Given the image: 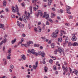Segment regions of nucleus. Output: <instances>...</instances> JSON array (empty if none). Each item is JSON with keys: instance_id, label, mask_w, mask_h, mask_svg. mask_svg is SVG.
Segmentation results:
<instances>
[{"instance_id": "f257e3e1", "label": "nucleus", "mask_w": 78, "mask_h": 78, "mask_svg": "<svg viewBox=\"0 0 78 78\" xmlns=\"http://www.w3.org/2000/svg\"><path fill=\"white\" fill-rule=\"evenodd\" d=\"M28 52L29 53H32V54L35 55L36 56H38V55H39L38 53L34 52V49L29 50Z\"/></svg>"}, {"instance_id": "f03ea898", "label": "nucleus", "mask_w": 78, "mask_h": 78, "mask_svg": "<svg viewBox=\"0 0 78 78\" xmlns=\"http://www.w3.org/2000/svg\"><path fill=\"white\" fill-rule=\"evenodd\" d=\"M76 34L75 33H74L73 34V37L72 38V41H74V42H75L76 41V37L75 36Z\"/></svg>"}, {"instance_id": "7ed1b4c3", "label": "nucleus", "mask_w": 78, "mask_h": 78, "mask_svg": "<svg viewBox=\"0 0 78 78\" xmlns=\"http://www.w3.org/2000/svg\"><path fill=\"white\" fill-rule=\"evenodd\" d=\"M16 12H17V14L18 16H20V13H19V8H18V7H17V5H16Z\"/></svg>"}, {"instance_id": "20e7f679", "label": "nucleus", "mask_w": 78, "mask_h": 78, "mask_svg": "<svg viewBox=\"0 0 78 78\" xmlns=\"http://www.w3.org/2000/svg\"><path fill=\"white\" fill-rule=\"evenodd\" d=\"M58 35L55 32H53L51 35V36L54 38H56Z\"/></svg>"}, {"instance_id": "39448f33", "label": "nucleus", "mask_w": 78, "mask_h": 78, "mask_svg": "<svg viewBox=\"0 0 78 78\" xmlns=\"http://www.w3.org/2000/svg\"><path fill=\"white\" fill-rule=\"evenodd\" d=\"M21 57L22 60V61H25L26 60V57H25V56L23 55H21Z\"/></svg>"}, {"instance_id": "423d86ee", "label": "nucleus", "mask_w": 78, "mask_h": 78, "mask_svg": "<svg viewBox=\"0 0 78 78\" xmlns=\"http://www.w3.org/2000/svg\"><path fill=\"white\" fill-rule=\"evenodd\" d=\"M43 17H45V19H46L48 20L49 18V15H48V14L44 15Z\"/></svg>"}, {"instance_id": "0eeeda50", "label": "nucleus", "mask_w": 78, "mask_h": 78, "mask_svg": "<svg viewBox=\"0 0 78 78\" xmlns=\"http://www.w3.org/2000/svg\"><path fill=\"white\" fill-rule=\"evenodd\" d=\"M22 19L24 22L25 23H27V20H26V18H25V15H23V16Z\"/></svg>"}, {"instance_id": "6e6552de", "label": "nucleus", "mask_w": 78, "mask_h": 78, "mask_svg": "<svg viewBox=\"0 0 78 78\" xmlns=\"http://www.w3.org/2000/svg\"><path fill=\"white\" fill-rule=\"evenodd\" d=\"M75 72L76 75H78V71L76 69H74V71H73V73Z\"/></svg>"}, {"instance_id": "1a4fd4ad", "label": "nucleus", "mask_w": 78, "mask_h": 78, "mask_svg": "<svg viewBox=\"0 0 78 78\" xmlns=\"http://www.w3.org/2000/svg\"><path fill=\"white\" fill-rule=\"evenodd\" d=\"M37 29H38V32L39 33H41V31H42V29L41 28L40 26H38L37 27Z\"/></svg>"}, {"instance_id": "9d476101", "label": "nucleus", "mask_w": 78, "mask_h": 78, "mask_svg": "<svg viewBox=\"0 0 78 78\" xmlns=\"http://www.w3.org/2000/svg\"><path fill=\"white\" fill-rule=\"evenodd\" d=\"M24 41V39H23V38H22L21 39V41L19 42V44H22V43Z\"/></svg>"}, {"instance_id": "9b49d317", "label": "nucleus", "mask_w": 78, "mask_h": 78, "mask_svg": "<svg viewBox=\"0 0 78 78\" xmlns=\"http://www.w3.org/2000/svg\"><path fill=\"white\" fill-rule=\"evenodd\" d=\"M41 56L42 57H44L45 56V53H44V51H42V54H41Z\"/></svg>"}, {"instance_id": "f8f14e48", "label": "nucleus", "mask_w": 78, "mask_h": 78, "mask_svg": "<svg viewBox=\"0 0 78 78\" xmlns=\"http://www.w3.org/2000/svg\"><path fill=\"white\" fill-rule=\"evenodd\" d=\"M3 5L4 6H5L6 5V1H4L3 2Z\"/></svg>"}, {"instance_id": "ddd939ff", "label": "nucleus", "mask_w": 78, "mask_h": 78, "mask_svg": "<svg viewBox=\"0 0 78 78\" xmlns=\"http://www.w3.org/2000/svg\"><path fill=\"white\" fill-rule=\"evenodd\" d=\"M58 41L59 42H61L62 41V37H60L58 38Z\"/></svg>"}, {"instance_id": "4468645a", "label": "nucleus", "mask_w": 78, "mask_h": 78, "mask_svg": "<svg viewBox=\"0 0 78 78\" xmlns=\"http://www.w3.org/2000/svg\"><path fill=\"white\" fill-rule=\"evenodd\" d=\"M30 14H32L33 12H32V7L30 6Z\"/></svg>"}, {"instance_id": "2eb2a0df", "label": "nucleus", "mask_w": 78, "mask_h": 78, "mask_svg": "<svg viewBox=\"0 0 78 78\" xmlns=\"http://www.w3.org/2000/svg\"><path fill=\"white\" fill-rule=\"evenodd\" d=\"M5 25L4 24L0 23V28H3L4 27Z\"/></svg>"}, {"instance_id": "dca6fc26", "label": "nucleus", "mask_w": 78, "mask_h": 78, "mask_svg": "<svg viewBox=\"0 0 78 78\" xmlns=\"http://www.w3.org/2000/svg\"><path fill=\"white\" fill-rule=\"evenodd\" d=\"M12 10L13 12H16V11H15V7H12Z\"/></svg>"}, {"instance_id": "f3484780", "label": "nucleus", "mask_w": 78, "mask_h": 78, "mask_svg": "<svg viewBox=\"0 0 78 78\" xmlns=\"http://www.w3.org/2000/svg\"><path fill=\"white\" fill-rule=\"evenodd\" d=\"M16 38H15L12 41V44H14L15 42L16 41Z\"/></svg>"}, {"instance_id": "a211bd4d", "label": "nucleus", "mask_w": 78, "mask_h": 78, "mask_svg": "<svg viewBox=\"0 0 78 78\" xmlns=\"http://www.w3.org/2000/svg\"><path fill=\"white\" fill-rule=\"evenodd\" d=\"M33 67V69H34V70H36V68L37 67V66L34 65Z\"/></svg>"}, {"instance_id": "6ab92c4d", "label": "nucleus", "mask_w": 78, "mask_h": 78, "mask_svg": "<svg viewBox=\"0 0 78 78\" xmlns=\"http://www.w3.org/2000/svg\"><path fill=\"white\" fill-rule=\"evenodd\" d=\"M44 69L45 72H47V70H48V68L46 66L44 67Z\"/></svg>"}, {"instance_id": "aec40b11", "label": "nucleus", "mask_w": 78, "mask_h": 78, "mask_svg": "<svg viewBox=\"0 0 78 78\" xmlns=\"http://www.w3.org/2000/svg\"><path fill=\"white\" fill-rule=\"evenodd\" d=\"M38 12H39L40 14V16L41 17V16H42V15H43V14L42 13V12H41V10H39L38 11Z\"/></svg>"}, {"instance_id": "412c9836", "label": "nucleus", "mask_w": 78, "mask_h": 78, "mask_svg": "<svg viewBox=\"0 0 78 78\" xmlns=\"http://www.w3.org/2000/svg\"><path fill=\"white\" fill-rule=\"evenodd\" d=\"M73 46H76L78 45V43L76 42H74L72 44Z\"/></svg>"}, {"instance_id": "4be33fe9", "label": "nucleus", "mask_w": 78, "mask_h": 78, "mask_svg": "<svg viewBox=\"0 0 78 78\" xmlns=\"http://www.w3.org/2000/svg\"><path fill=\"white\" fill-rule=\"evenodd\" d=\"M68 39H69L68 38V37H66L65 39V44H67V43L68 42Z\"/></svg>"}, {"instance_id": "5701e85b", "label": "nucleus", "mask_w": 78, "mask_h": 78, "mask_svg": "<svg viewBox=\"0 0 78 78\" xmlns=\"http://www.w3.org/2000/svg\"><path fill=\"white\" fill-rule=\"evenodd\" d=\"M33 42L31 41H29L28 42H27V44L28 45V46H30V44H33Z\"/></svg>"}, {"instance_id": "b1692460", "label": "nucleus", "mask_w": 78, "mask_h": 78, "mask_svg": "<svg viewBox=\"0 0 78 78\" xmlns=\"http://www.w3.org/2000/svg\"><path fill=\"white\" fill-rule=\"evenodd\" d=\"M48 1L49 2H48V6H50V5H51V2H52V1L51 0H49Z\"/></svg>"}, {"instance_id": "393cba45", "label": "nucleus", "mask_w": 78, "mask_h": 78, "mask_svg": "<svg viewBox=\"0 0 78 78\" xmlns=\"http://www.w3.org/2000/svg\"><path fill=\"white\" fill-rule=\"evenodd\" d=\"M58 50L59 52L60 53H61L62 52V49L61 48H58Z\"/></svg>"}, {"instance_id": "a878e982", "label": "nucleus", "mask_w": 78, "mask_h": 78, "mask_svg": "<svg viewBox=\"0 0 78 78\" xmlns=\"http://www.w3.org/2000/svg\"><path fill=\"white\" fill-rule=\"evenodd\" d=\"M26 19L28 21H30V17H29L27 16H26Z\"/></svg>"}, {"instance_id": "bb28decb", "label": "nucleus", "mask_w": 78, "mask_h": 78, "mask_svg": "<svg viewBox=\"0 0 78 78\" xmlns=\"http://www.w3.org/2000/svg\"><path fill=\"white\" fill-rule=\"evenodd\" d=\"M48 20H49V21H50L51 23H53V20H51V18H49Z\"/></svg>"}, {"instance_id": "cd10ccee", "label": "nucleus", "mask_w": 78, "mask_h": 78, "mask_svg": "<svg viewBox=\"0 0 78 78\" xmlns=\"http://www.w3.org/2000/svg\"><path fill=\"white\" fill-rule=\"evenodd\" d=\"M34 30L35 31V33H37L38 31L37 30V29L36 27H35L34 28Z\"/></svg>"}, {"instance_id": "c85d7f7f", "label": "nucleus", "mask_w": 78, "mask_h": 78, "mask_svg": "<svg viewBox=\"0 0 78 78\" xmlns=\"http://www.w3.org/2000/svg\"><path fill=\"white\" fill-rule=\"evenodd\" d=\"M72 43L71 42H69L68 43V45L69 47H70V46H72Z\"/></svg>"}, {"instance_id": "c756f323", "label": "nucleus", "mask_w": 78, "mask_h": 78, "mask_svg": "<svg viewBox=\"0 0 78 78\" xmlns=\"http://www.w3.org/2000/svg\"><path fill=\"white\" fill-rule=\"evenodd\" d=\"M3 43H4V41H2L0 43V47H1L2 46V45H3Z\"/></svg>"}, {"instance_id": "7c9ffc66", "label": "nucleus", "mask_w": 78, "mask_h": 78, "mask_svg": "<svg viewBox=\"0 0 78 78\" xmlns=\"http://www.w3.org/2000/svg\"><path fill=\"white\" fill-rule=\"evenodd\" d=\"M10 67L11 69H14V66L12 65H11L10 66Z\"/></svg>"}, {"instance_id": "2f4dec72", "label": "nucleus", "mask_w": 78, "mask_h": 78, "mask_svg": "<svg viewBox=\"0 0 78 78\" xmlns=\"http://www.w3.org/2000/svg\"><path fill=\"white\" fill-rule=\"evenodd\" d=\"M65 70L66 72H67V71H68V67L67 66L65 67Z\"/></svg>"}, {"instance_id": "473e14b6", "label": "nucleus", "mask_w": 78, "mask_h": 78, "mask_svg": "<svg viewBox=\"0 0 78 78\" xmlns=\"http://www.w3.org/2000/svg\"><path fill=\"white\" fill-rule=\"evenodd\" d=\"M58 33H59V30H57L55 31V34H58Z\"/></svg>"}, {"instance_id": "72a5a7b5", "label": "nucleus", "mask_w": 78, "mask_h": 78, "mask_svg": "<svg viewBox=\"0 0 78 78\" xmlns=\"http://www.w3.org/2000/svg\"><path fill=\"white\" fill-rule=\"evenodd\" d=\"M58 51L57 49H56L54 51V52H55L54 53L55 55L57 54V52H58Z\"/></svg>"}, {"instance_id": "f704fd0d", "label": "nucleus", "mask_w": 78, "mask_h": 78, "mask_svg": "<svg viewBox=\"0 0 78 78\" xmlns=\"http://www.w3.org/2000/svg\"><path fill=\"white\" fill-rule=\"evenodd\" d=\"M66 8H67V9H71V7L68 6V5H66Z\"/></svg>"}, {"instance_id": "c9c22d12", "label": "nucleus", "mask_w": 78, "mask_h": 78, "mask_svg": "<svg viewBox=\"0 0 78 78\" xmlns=\"http://www.w3.org/2000/svg\"><path fill=\"white\" fill-rule=\"evenodd\" d=\"M53 69L54 70H56V66H53Z\"/></svg>"}, {"instance_id": "e433bc0d", "label": "nucleus", "mask_w": 78, "mask_h": 78, "mask_svg": "<svg viewBox=\"0 0 78 78\" xmlns=\"http://www.w3.org/2000/svg\"><path fill=\"white\" fill-rule=\"evenodd\" d=\"M49 62L50 64H52V63H53V60L50 59L49 61Z\"/></svg>"}, {"instance_id": "4c0bfd02", "label": "nucleus", "mask_w": 78, "mask_h": 78, "mask_svg": "<svg viewBox=\"0 0 78 78\" xmlns=\"http://www.w3.org/2000/svg\"><path fill=\"white\" fill-rule=\"evenodd\" d=\"M42 53V52L41 51H39L38 52V54L39 55H41Z\"/></svg>"}, {"instance_id": "58836bf2", "label": "nucleus", "mask_w": 78, "mask_h": 78, "mask_svg": "<svg viewBox=\"0 0 78 78\" xmlns=\"http://www.w3.org/2000/svg\"><path fill=\"white\" fill-rule=\"evenodd\" d=\"M41 39H43V40L44 41L46 40V38H45V37H42Z\"/></svg>"}, {"instance_id": "ea45409f", "label": "nucleus", "mask_w": 78, "mask_h": 78, "mask_svg": "<svg viewBox=\"0 0 78 78\" xmlns=\"http://www.w3.org/2000/svg\"><path fill=\"white\" fill-rule=\"evenodd\" d=\"M51 47L53 48H54V47H55V44L54 43H52L51 44Z\"/></svg>"}, {"instance_id": "a19ab883", "label": "nucleus", "mask_w": 78, "mask_h": 78, "mask_svg": "<svg viewBox=\"0 0 78 78\" xmlns=\"http://www.w3.org/2000/svg\"><path fill=\"white\" fill-rule=\"evenodd\" d=\"M8 53H11V49L8 50Z\"/></svg>"}, {"instance_id": "79ce46f5", "label": "nucleus", "mask_w": 78, "mask_h": 78, "mask_svg": "<svg viewBox=\"0 0 78 78\" xmlns=\"http://www.w3.org/2000/svg\"><path fill=\"white\" fill-rule=\"evenodd\" d=\"M37 1V0H32V3H36Z\"/></svg>"}, {"instance_id": "37998d69", "label": "nucleus", "mask_w": 78, "mask_h": 78, "mask_svg": "<svg viewBox=\"0 0 78 78\" xmlns=\"http://www.w3.org/2000/svg\"><path fill=\"white\" fill-rule=\"evenodd\" d=\"M46 25H50V23H49V22H48V21L46 22Z\"/></svg>"}, {"instance_id": "c03bdc74", "label": "nucleus", "mask_w": 78, "mask_h": 78, "mask_svg": "<svg viewBox=\"0 0 78 78\" xmlns=\"http://www.w3.org/2000/svg\"><path fill=\"white\" fill-rule=\"evenodd\" d=\"M17 25L18 26L20 27V28H21V26H20V24H19V23H18Z\"/></svg>"}, {"instance_id": "a18cd8bd", "label": "nucleus", "mask_w": 78, "mask_h": 78, "mask_svg": "<svg viewBox=\"0 0 78 78\" xmlns=\"http://www.w3.org/2000/svg\"><path fill=\"white\" fill-rule=\"evenodd\" d=\"M18 20H20L21 22L22 21V18L21 17L19 18Z\"/></svg>"}, {"instance_id": "49530a36", "label": "nucleus", "mask_w": 78, "mask_h": 78, "mask_svg": "<svg viewBox=\"0 0 78 78\" xmlns=\"http://www.w3.org/2000/svg\"><path fill=\"white\" fill-rule=\"evenodd\" d=\"M69 19H71L73 18V16H69Z\"/></svg>"}, {"instance_id": "de8ad7c7", "label": "nucleus", "mask_w": 78, "mask_h": 78, "mask_svg": "<svg viewBox=\"0 0 78 78\" xmlns=\"http://www.w3.org/2000/svg\"><path fill=\"white\" fill-rule=\"evenodd\" d=\"M62 68L63 71H64V70H65V66H62Z\"/></svg>"}, {"instance_id": "09e8293b", "label": "nucleus", "mask_w": 78, "mask_h": 78, "mask_svg": "<svg viewBox=\"0 0 78 78\" xmlns=\"http://www.w3.org/2000/svg\"><path fill=\"white\" fill-rule=\"evenodd\" d=\"M5 11H6V12H9V10H8V8H6Z\"/></svg>"}, {"instance_id": "8fccbe9b", "label": "nucleus", "mask_w": 78, "mask_h": 78, "mask_svg": "<svg viewBox=\"0 0 78 78\" xmlns=\"http://www.w3.org/2000/svg\"><path fill=\"white\" fill-rule=\"evenodd\" d=\"M58 12H61V13H62L63 12L62 10L60 9V11H58Z\"/></svg>"}, {"instance_id": "3c124183", "label": "nucleus", "mask_w": 78, "mask_h": 78, "mask_svg": "<svg viewBox=\"0 0 78 78\" xmlns=\"http://www.w3.org/2000/svg\"><path fill=\"white\" fill-rule=\"evenodd\" d=\"M51 58H53V59L54 60H55V59H56V57L53 56L51 57Z\"/></svg>"}, {"instance_id": "603ef678", "label": "nucleus", "mask_w": 78, "mask_h": 78, "mask_svg": "<svg viewBox=\"0 0 78 78\" xmlns=\"http://www.w3.org/2000/svg\"><path fill=\"white\" fill-rule=\"evenodd\" d=\"M64 65H65V66L67 65V62H64Z\"/></svg>"}, {"instance_id": "864d4df0", "label": "nucleus", "mask_w": 78, "mask_h": 78, "mask_svg": "<svg viewBox=\"0 0 78 78\" xmlns=\"http://www.w3.org/2000/svg\"><path fill=\"white\" fill-rule=\"evenodd\" d=\"M22 36L23 37H25V36H26V35H25V34H22Z\"/></svg>"}, {"instance_id": "5fc2aeb1", "label": "nucleus", "mask_w": 78, "mask_h": 78, "mask_svg": "<svg viewBox=\"0 0 78 78\" xmlns=\"http://www.w3.org/2000/svg\"><path fill=\"white\" fill-rule=\"evenodd\" d=\"M11 16L12 18H15V15H12Z\"/></svg>"}, {"instance_id": "6e6d98bb", "label": "nucleus", "mask_w": 78, "mask_h": 78, "mask_svg": "<svg viewBox=\"0 0 78 78\" xmlns=\"http://www.w3.org/2000/svg\"><path fill=\"white\" fill-rule=\"evenodd\" d=\"M21 5L22 6H25V3H23L21 4Z\"/></svg>"}, {"instance_id": "4d7b16f0", "label": "nucleus", "mask_w": 78, "mask_h": 78, "mask_svg": "<svg viewBox=\"0 0 78 78\" xmlns=\"http://www.w3.org/2000/svg\"><path fill=\"white\" fill-rule=\"evenodd\" d=\"M7 59H11V57H9V56H8L7 57Z\"/></svg>"}, {"instance_id": "13d9d810", "label": "nucleus", "mask_w": 78, "mask_h": 78, "mask_svg": "<svg viewBox=\"0 0 78 78\" xmlns=\"http://www.w3.org/2000/svg\"><path fill=\"white\" fill-rule=\"evenodd\" d=\"M65 25L66 26H69V24L68 23H65Z\"/></svg>"}, {"instance_id": "bf43d9fd", "label": "nucleus", "mask_w": 78, "mask_h": 78, "mask_svg": "<svg viewBox=\"0 0 78 78\" xmlns=\"http://www.w3.org/2000/svg\"><path fill=\"white\" fill-rule=\"evenodd\" d=\"M61 32H62V33H63V34H66L65 33H65V32H64V31H62V30H61Z\"/></svg>"}, {"instance_id": "052dcab7", "label": "nucleus", "mask_w": 78, "mask_h": 78, "mask_svg": "<svg viewBox=\"0 0 78 78\" xmlns=\"http://www.w3.org/2000/svg\"><path fill=\"white\" fill-rule=\"evenodd\" d=\"M52 10H53V11H56V9H55V8H52Z\"/></svg>"}, {"instance_id": "680f3d73", "label": "nucleus", "mask_w": 78, "mask_h": 78, "mask_svg": "<svg viewBox=\"0 0 78 78\" xmlns=\"http://www.w3.org/2000/svg\"><path fill=\"white\" fill-rule=\"evenodd\" d=\"M21 28H22H22H24V27H25V26L24 25V24H23L21 26Z\"/></svg>"}, {"instance_id": "e2e57ef3", "label": "nucleus", "mask_w": 78, "mask_h": 78, "mask_svg": "<svg viewBox=\"0 0 78 78\" xmlns=\"http://www.w3.org/2000/svg\"><path fill=\"white\" fill-rule=\"evenodd\" d=\"M39 14H40L38 12V13L36 15V16L37 17H38V16H39Z\"/></svg>"}, {"instance_id": "0e129e2a", "label": "nucleus", "mask_w": 78, "mask_h": 78, "mask_svg": "<svg viewBox=\"0 0 78 78\" xmlns=\"http://www.w3.org/2000/svg\"><path fill=\"white\" fill-rule=\"evenodd\" d=\"M26 77H27V78H29L30 77V76L28 75H27L26 76Z\"/></svg>"}, {"instance_id": "69168bd1", "label": "nucleus", "mask_w": 78, "mask_h": 78, "mask_svg": "<svg viewBox=\"0 0 78 78\" xmlns=\"http://www.w3.org/2000/svg\"><path fill=\"white\" fill-rule=\"evenodd\" d=\"M33 9H34L35 11H36V10L37 9H36V7H34Z\"/></svg>"}, {"instance_id": "338daca9", "label": "nucleus", "mask_w": 78, "mask_h": 78, "mask_svg": "<svg viewBox=\"0 0 78 78\" xmlns=\"http://www.w3.org/2000/svg\"><path fill=\"white\" fill-rule=\"evenodd\" d=\"M5 47H3V51H5Z\"/></svg>"}, {"instance_id": "774afa93", "label": "nucleus", "mask_w": 78, "mask_h": 78, "mask_svg": "<svg viewBox=\"0 0 78 78\" xmlns=\"http://www.w3.org/2000/svg\"><path fill=\"white\" fill-rule=\"evenodd\" d=\"M38 64V62H36L35 63L36 66H37Z\"/></svg>"}]
</instances>
